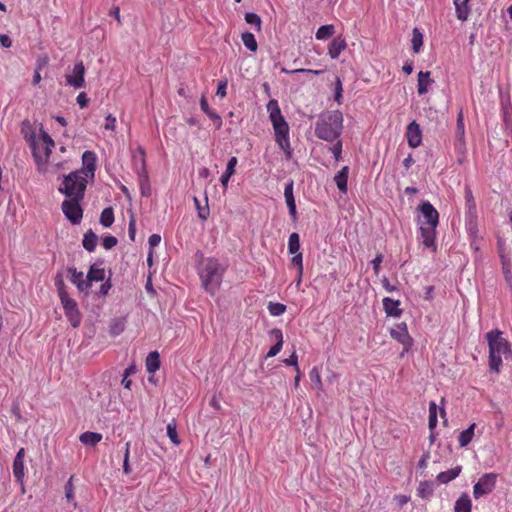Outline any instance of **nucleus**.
<instances>
[{"mask_svg": "<svg viewBox=\"0 0 512 512\" xmlns=\"http://www.w3.org/2000/svg\"><path fill=\"white\" fill-rule=\"evenodd\" d=\"M343 114L339 110L321 113L315 123L316 137L326 142H334L343 131Z\"/></svg>", "mask_w": 512, "mask_h": 512, "instance_id": "nucleus-1", "label": "nucleus"}, {"mask_svg": "<svg viewBox=\"0 0 512 512\" xmlns=\"http://www.w3.org/2000/svg\"><path fill=\"white\" fill-rule=\"evenodd\" d=\"M267 111L275 132V141L285 153L286 159H290L292 148L289 139V126L281 113L278 101L271 99L267 104Z\"/></svg>", "mask_w": 512, "mask_h": 512, "instance_id": "nucleus-2", "label": "nucleus"}, {"mask_svg": "<svg viewBox=\"0 0 512 512\" xmlns=\"http://www.w3.org/2000/svg\"><path fill=\"white\" fill-rule=\"evenodd\" d=\"M198 273L204 289L215 295L221 286L225 267L215 258H206L201 261Z\"/></svg>", "mask_w": 512, "mask_h": 512, "instance_id": "nucleus-3", "label": "nucleus"}, {"mask_svg": "<svg viewBox=\"0 0 512 512\" xmlns=\"http://www.w3.org/2000/svg\"><path fill=\"white\" fill-rule=\"evenodd\" d=\"M87 183L88 179L83 176V172L73 171L64 177L59 192L67 198L83 199Z\"/></svg>", "mask_w": 512, "mask_h": 512, "instance_id": "nucleus-4", "label": "nucleus"}, {"mask_svg": "<svg viewBox=\"0 0 512 512\" xmlns=\"http://www.w3.org/2000/svg\"><path fill=\"white\" fill-rule=\"evenodd\" d=\"M54 145V141L50 135L41 128L39 140L31 147L33 157L38 167L48 162Z\"/></svg>", "mask_w": 512, "mask_h": 512, "instance_id": "nucleus-5", "label": "nucleus"}, {"mask_svg": "<svg viewBox=\"0 0 512 512\" xmlns=\"http://www.w3.org/2000/svg\"><path fill=\"white\" fill-rule=\"evenodd\" d=\"M82 200L75 197L67 198L61 204L63 214L72 224H79L83 218V209L80 204Z\"/></svg>", "mask_w": 512, "mask_h": 512, "instance_id": "nucleus-6", "label": "nucleus"}, {"mask_svg": "<svg viewBox=\"0 0 512 512\" xmlns=\"http://www.w3.org/2000/svg\"><path fill=\"white\" fill-rule=\"evenodd\" d=\"M497 478L498 474L494 472L483 474L473 486L474 498L490 494L496 486Z\"/></svg>", "mask_w": 512, "mask_h": 512, "instance_id": "nucleus-7", "label": "nucleus"}, {"mask_svg": "<svg viewBox=\"0 0 512 512\" xmlns=\"http://www.w3.org/2000/svg\"><path fill=\"white\" fill-rule=\"evenodd\" d=\"M60 298V302L63 306L65 316L67 317L70 324L77 328L81 323V313L78 309L77 302L69 296V294L63 295Z\"/></svg>", "mask_w": 512, "mask_h": 512, "instance_id": "nucleus-8", "label": "nucleus"}, {"mask_svg": "<svg viewBox=\"0 0 512 512\" xmlns=\"http://www.w3.org/2000/svg\"><path fill=\"white\" fill-rule=\"evenodd\" d=\"M465 205L467 209V226L469 231H472L476 226V202L470 186L466 185L464 188Z\"/></svg>", "mask_w": 512, "mask_h": 512, "instance_id": "nucleus-9", "label": "nucleus"}, {"mask_svg": "<svg viewBox=\"0 0 512 512\" xmlns=\"http://www.w3.org/2000/svg\"><path fill=\"white\" fill-rule=\"evenodd\" d=\"M84 74L85 66L82 61H79L74 65L72 74L66 76L67 84L74 87L75 89L84 87Z\"/></svg>", "mask_w": 512, "mask_h": 512, "instance_id": "nucleus-10", "label": "nucleus"}, {"mask_svg": "<svg viewBox=\"0 0 512 512\" xmlns=\"http://www.w3.org/2000/svg\"><path fill=\"white\" fill-rule=\"evenodd\" d=\"M83 167L76 172H83L87 179H93L96 170V154L92 151H85L82 155Z\"/></svg>", "mask_w": 512, "mask_h": 512, "instance_id": "nucleus-11", "label": "nucleus"}, {"mask_svg": "<svg viewBox=\"0 0 512 512\" xmlns=\"http://www.w3.org/2000/svg\"><path fill=\"white\" fill-rule=\"evenodd\" d=\"M419 209L425 219L422 225L437 227L439 223V213L430 202H423Z\"/></svg>", "mask_w": 512, "mask_h": 512, "instance_id": "nucleus-12", "label": "nucleus"}, {"mask_svg": "<svg viewBox=\"0 0 512 512\" xmlns=\"http://www.w3.org/2000/svg\"><path fill=\"white\" fill-rule=\"evenodd\" d=\"M390 334L391 337L401 343L406 350L411 347L412 338L408 333L406 323L402 322L398 324L394 329L391 330Z\"/></svg>", "mask_w": 512, "mask_h": 512, "instance_id": "nucleus-13", "label": "nucleus"}, {"mask_svg": "<svg viewBox=\"0 0 512 512\" xmlns=\"http://www.w3.org/2000/svg\"><path fill=\"white\" fill-rule=\"evenodd\" d=\"M406 138L408 145L411 148H417L422 142V131L419 124L416 121H412L408 124L406 129Z\"/></svg>", "mask_w": 512, "mask_h": 512, "instance_id": "nucleus-14", "label": "nucleus"}, {"mask_svg": "<svg viewBox=\"0 0 512 512\" xmlns=\"http://www.w3.org/2000/svg\"><path fill=\"white\" fill-rule=\"evenodd\" d=\"M68 272L70 273V281L76 285L80 292H87L89 289V283L87 278H84L83 272H78L75 267H69Z\"/></svg>", "mask_w": 512, "mask_h": 512, "instance_id": "nucleus-15", "label": "nucleus"}, {"mask_svg": "<svg viewBox=\"0 0 512 512\" xmlns=\"http://www.w3.org/2000/svg\"><path fill=\"white\" fill-rule=\"evenodd\" d=\"M420 231L423 239V245L427 248H435L436 227L421 225Z\"/></svg>", "mask_w": 512, "mask_h": 512, "instance_id": "nucleus-16", "label": "nucleus"}, {"mask_svg": "<svg viewBox=\"0 0 512 512\" xmlns=\"http://www.w3.org/2000/svg\"><path fill=\"white\" fill-rule=\"evenodd\" d=\"M347 44L344 38L338 36L334 38L328 47V54L331 59H337L342 51L345 50Z\"/></svg>", "mask_w": 512, "mask_h": 512, "instance_id": "nucleus-17", "label": "nucleus"}, {"mask_svg": "<svg viewBox=\"0 0 512 512\" xmlns=\"http://www.w3.org/2000/svg\"><path fill=\"white\" fill-rule=\"evenodd\" d=\"M399 305L400 301L398 300H394L389 297H385L383 299V308L388 316L400 317L402 314V309L399 308Z\"/></svg>", "mask_w": 512, "mask_h": 512, "instance_id": "nucleus-18", "label": "nucleus"}, {"mask_svg": "<svg viewBox=\"0 0 512 512\" xmlns=\"http://www.w3.org/2000/svg\"><path fill=\"white\" fill-rule=\"evenodd\" d=\"M430 71H420L418 73V84H417V92L419 95L426 94L428 92L429 86L434 83V80L430 78Z\"/></svg>", "mask_w": 512, "mask_h": 512, "instance_id": "nucleus-19", "label": "nucleus"}, {"mask_svg": "<svg viewBox=\"0 0 512 512\" xmlns=\"http://www.w3.org/2000/svg\"><path fill=\"white\" fill-rule=\"evenodd\" d=\"M271 335L276 339V344L269 349L266 356L268 358L276 356L281 351L283 346V333L281 329H272Z\"/></svg>", "mask_w": 512, "mask_h": 512, "instance_id": "nucleus-20", "label": "nucleus"}, {"mask_svg": "<svg viewBox=\"0 0 512 512\" xmlns=\"http://www.w3.org/2000/svg\"><path fill=\"white\" fill-rule=\"evenodd\" d=\"M21 133L24 139L28 142L30 148L39 140V137H37V134L29 121L23 122Z\"/></svg>", "mask_w": 512, "mask_h": 512, "instance_id": "nucleus-21", "label": "nucleus"}, {"mask_svg": "<svg viewBox=\"0 0 512 512\" xmlns=\"http://www.w3.org/2000/svg\"><path fill=\"white\" fill-rule=\"evenodd\" d=\"M348 174H349V167L344 166L334 177V182H335L336 186L338 187V189L342 193L347 192Z\"/></svg>", "mask_w": 512, "mask_h": 512, "instance_id": "nucleus-22", "label": "nucleus"}, {"mask_svg": "<svg viewBox=\"0 0 512 512\" xmlns=\"http://www.w3.org/2000/svg\"><path fill=\"white\" fill-rule=\"evenodd\" d=\"M461 471H462V467L456 466L447 471L440 472L436 477L437 481L440 482L441 484H447V483L451 482L452 480H454L455 478H457L459 476V474L461 473Z\"/></svg>", "mask_w": 512, "mask_h": 512, "instance_id": "nucleus-23", "label": "nucleus"}, {"mask_svg": "<svg viewBox=\"0 0 512 512\" xmlns=\"http://www.w3.org/2000/svg\"><path fill=\"white\" fill-rule=\"evenodd\" d=\"M469 1L470 0H454L456 15L461 21H465L468 18L470 13Z\"/></svg>", "mask_w": 512, "mask_h": 512, "instance_id": "nucleus-24", "label": "nucleus"}, {"mask_svg": "<svg viewBox=\"0 0 512 512\" xmlns=\"http://www.w3.org/2000/svg\"><path fill=\"white\" fill-rule=\"evenodd\" d=\"M238 163L237 157L233 156L229 159L226 167V171L222 174L220 178L221 184L224 186V188H227L230 177L235 173V167Z\"/></svg>", "mask_w": 512, "mask_h": 512, "instance_id": "nucleus-25", "label": "nucleus"}, {"mask_svg": "<svg viewBox=\"0 0 512 512\" xmlns=\"http://www.w3.org/2000/svg\"><path fill=\"white\" fill-rule=\"evenodd\" d=\"M472 502L467 494H462L455 502L454 512H471Z\"/></svg>", "mask_w": 512, "mask_h": 512, "instance_id": "nucleus-26", "label": "nucleus"}, {"mask_svg": "<svg viewBox=\"0 0 512 512\" xmlns=\"http://www.w3.org/2000/svg\"><path fill=\"white\" fill-rule=\"evenodd\" d=\"M146 369L149 373H155L160 368V355L157 351L150 352L146 358Z\"/></svg>", "mask_w": 512, "mask_h": 512, "instance_id": "nucleus-27", "label": "nucleus"}, {"mask_svg": "<svg viewBox=\"0 0 512 512\" xmlns=\"http://www.w3.org/2000/svg\"><path fill=\"white\" fill-rule=\"evenodd\" d=\"M79 439L84 445L95 446L102 440V434L87 431L82 433Z\"/></svg>", "mask_w": 512, "mask_h": 512, "instance_id": "nucleus-28", "label": "nucleus"}, {"mask_svg": "<svg viewBox=\"0 0 512 512\" xmlns=\"http://www.w3.org/2000/svg\"><path fill=\"white\" fill-rule=\"evenodd\" d=\"M476 424L472 423L467 429L463 430L459 437L458 442L460 447H466L473 439L474 436V430H475Z\"/></svg>", "mask_w": 512, "mask_h": 512, "instance_id": "nucleus-29", "label": "nucleus"}, {"mask_svg": "<svg viewBox=\"0 0 512 512\" xmlns=\"http://www.w3.org/2000/svg\"><path fill=\"white\" fill-rule=\"evenodd\" d=\"M97 241H98V237L97 235L92 231V230H89L88 232L85 233L84 235V238H83V247L89 251V252H93L96 248V245H97Z\"/></svg>", "mask_w": 512, "mask_h": 512, "instance_id": "nucleus-30", "label": "nucleus"}, {"mask_svg": "<svg viewBox=\"0 0 512 512\" xmlns=\"http://www.w3.org/2000/svg\"><path fill=\"white\" fill-rule=\"evenodd\" d=\"M105 277V271L102 268H96L91 266L86 278L89 283V288L91 287L92 282L94 281H103Z\"/></svg>", "mask_w": 512, "mask_h": 512, "instance_id": "nucleus-31", "label": "nucleus"}, {"mask_svg": "<svg viewBox=\"0 0 512 512\" xmlns=\"http://www.w3.org/2000/svg\"><path fill=\"white\" fill-rule=\"evenodd\" d=\"M335 33V27L332 24L320 26L315 34L318 40H327Z\"/></svg>", "mask_w": 512, "mask_h": 512, "instance_id": "nucleus-32", "label": "nucleus"}, {"mask_svg": "<svg viewBox=\"0 0 512 512\" xmlns=\"http://www.w3.org/2000/svg\"><path fill=\"white\" fill-rule=\"evenodd\" d=\"M241 39L243 44L247 49H249L252 52H256L258 49V44L255 39V36L251 32H244L241 35Z\"/></svg>", "mask_w": 512, "mask_h": 512, "instance_id": "nucleus-33", "label": "nucleus"}, {"mask_svg": "<svg viewBox=\"0 0 512 512\" xmlns=\"http://www.w3.org/2000/svg\"><path fill=\"white\" fill-rule=\"evenodd\" d=\"M412 49L415 53H419L423 45V33L418 28H414L412 31Z\"/></svg>", "mask_w": 512, "mask_h": 512, "instance_id": "nucleus-34", "label": "nucleus"}, {"mask_svg": "<svg viewBox=\"0 0 512 512\" xmlns=\"http://www.w3.org/2000/svg\"><path fill=\"white\" fill-rule=\"evenodd\" d=\"M13 475L17 482L23 484L25 476L24 461L14 460L13 461Z\"/></svg>", "mask_w": 512, "mask_h": 512, "instance_id": "nucleus-35", "label": "nucleus"}, {"mask_svg": "<svg viewBox=\"0 0 512 512\" xmlns=\"http://www.w3.org/2000/svg\"><path fill=\"white\" fill-rule=\"evenodd\" d=\"M114 222V211L112 207L105 208L100 215V223L104 227H110Z\"/></svg>", "mask_w": 512, "mask_h": 512, "instance_id": "nucleus-36", "label": "nucleus"}, {"mask_svg": "<svg viewBox=\"0 0 512 512\" xmlns=\"http://www.w3.org/2000/svg\"><path fill=\"white\" fill-rule=\"evenodd\" d=\"M288 251L290 254L299 253L300 252V237L299 234L293 232L290 234L288 239Z\"/></svg>", "mask_w": 512, "mask_h": 512, "instance_id": "nucleus-37", "label": "nucleus"}, {"mask_svg": "<svg viewBox=\"0 0 512 512\" xmlns=\"http://www.w3.org/2000/svg\"><path fill=\"white\" fill-rule=\"evenodd\" d=\"M125 318H116L110 324V334L117 336L125 329Z\"/></svg>", "mask_w": 512, "mask_h": 512, "instance_id": "nucleus-38", "label": "nucleus"}, {"mask_svg": "<svg viewBox=\"0 0 512 512\" xmlns=\"http://www.w3.org/2000/svg\"><path fill=\"white\" fill-rule=\"evenodd\" d=\"M437 405L434 401L429 403V418H428V426L432 430L437 426Z\"/></svg>", "mask_w": 512, "mask_h": 512, "instance_id": "nucleus-39", "label": "nucleus"}, {"mask_svg": "<svg viewBox=\"0 0 512 512\" xmlns=\"http://www.w3.org/2000/svg\"><path fill=\"white\" fill-rule=\"evenodd\" d=\"M74 476H70L67 483L65 484V497L68 502H73L74 508L77 507V503L74 501V485H73Z\"/></svg>", "mask_w": 512, "mask_h": 512, "instance_id": "nucleus-40", "label": "nucleus"}, {"mask_svg": "<svg viewBox=\"0 0 512 512\" xmlns=\"http://www.w3.org/2000/svg\"><path fill=\"white\" fill-rule=\"evenodd\" d=\"M200 107H201L202 111L209 116V118H211L212 120H217L219 122V124H221L220 116L210 109L205 97L201 98Z\"/></svg>", "mask_w": 512, "mask_h": 512, "instance_id": "nucleus-41", "label": "nucleus"}, {"mask_svg": "<svg viewBox=\"0 0 512 512\" xmlns=\"http://www.w3.org/2000/svg\"><path fill=\"white\" fill-rule=\"evenodd\" d=\"M268 311L272 316H280L285 313L286 306L282 303L270 302L268 305Z\"/></svg>", "mask_w": 512, "mask_h": 512, "instance_id": "nucleus-42", "label": "nucleus"}, {"mask_svg": "<svg viewBox=\"0 0 512 512\" xmlns=\"http://www.w3.org/2000/svg\"><path fill=\"white\" fill-rule=\"evenodd\" d=\"M245 21L250 25H254L256 27L257 31L261 30L262 21H261V18L256 13H252V12L246 13Z\"/></svg>", "mask_w": 512, "mask_h": 512, "instance_id": "nucleus-43", "label": "nucleus"}, {"mask_svg": "<svg viewBox=\"0 0 512 512\" xmlns=\"http://www.w3.org/2000/svg\"><path fill=\"white\" fill-rule=\"evenodd\" d=\"M310 380L318 390H322V379L317 367H313L309 372Z\"/></svg>", "mask_w": 512, "mask_h": 512, "instance_id": "nucleus-44", "label": "nucleus"}, {"mask_svg": "<svg viewBox=\"0 0 512 512\" xmlns=\"http://www.w3.org/2000/svg\"><path fill=\"white\" fill-rule=\"evenodd\" d=\"M281 72L285 73V74L307 73V74L319 75V74L323 73L324 70H314V69H305V68L289 70V69L283 67V68H281Z\"/></svg>", "mask_w": 512, "mask_h": 512, "instance_id": "nucleus-45", "label": "nucleus"}, {"mask_svg": "<svg viewBox=\"0 0 512 512\" xmlns=\"http://www.w3.org/2000/svg\"><path fill=\"white\" fill-rule=\"evenodd\" d=\"M335 141L336 142L329 148V150L333 154L336 162H338L342 155V141L339 138Z\"/></svg>", "mask_w": 512, "mask_h": 512, "instance_id": "nucleus-46", "label": "nucleus"}, {"mask_svg": "<svg viewBox=\"0 0 512 512\" xmlns=\"http://www.w3.org/2000/svg\"><path fill=\"white\" fill-rule=\"evenodd\" d=\"M167 435L172 443L178 445L180 443V439L177 434L176 425L174 423H169L167 425Z\"/></svg>", "mask_w": 512, "mask_h": 512, "instance_id": "nucleus-47", "label": "nucleus"}, {"mask_svg": "<svg viewBox=\"0 0 512 512\" xmlns=\"http://www.w3.org/2000/svg\"><path fill=\"white\" fill-rule=\"evenodd\" d=\"M55 287L57 288L59 297L68 294L61 274H57L55 277Z\"/></svg>", "mask_w": 512, "mask_h": 512, "instance_id": "nucleus-48", "label": "nucleus"}, {"mask_svg": "<svg viewBox=\"0 0 512 512\" xmlns=\"http://www.w3.org/2000/svg\"><path fill=\"white\" fill-rule=\"evenodd\" d=\"M140 179H141V185H140L141 195L149 196L150 195V186L148 183V177L144 170H143V174L140 175Z\"/></svg>", "mask_w": 512, "mask_h": 512, "instance_id": "nucleus-49", "label": "nucleus"}, {"mask_svg": "<svg viewBox=\"0 0 512 512\" xmlns=\"http://www.w3.org/2000/svg\"><path fill=\"white\" fill-rule=\"evenodd\" d=\"M133 372H134V367L133 366H130V367L126 368L125 371H124V375H123L122 381H121V384L124 386V388H126L128 390L131 389V385H132V381L129 379V376Z\"/></svg>", "mask_w": 512, "mask_h": 512, "instance_id": "nucleus-50", "label": "nucleus"}, {"mask_svg": "<svg viewBox=\"0 0 512 512\" xmlns=\"http://www.w3.org/2000/svg\"><path fill=\"white\" fill-rule=\"evenodd\" d=\"M194 203L197 207V210H198V217L202 220H206L209 216V208L208 206H205V207H201L200 206V202L199 200L195 197L194 198Z\"/></svg>", "mask_w": 512, "mask_h": 512, "instance_id": "nucleus-51", "label": "nucleus"}, {"mask_svg": "<svg viewBox=\"0 0 512 512\" xmlns=\"http://www.w3.org/2000/svg\"><path fill=\"white\" fill-rule=\"evenodd\" d=\"M383 258H384L383 254L382 253H378L376 255V257L371 261V265L373 267L374 274L376 276L379 275L381 263L383 262Z\"/></svg>", "mask_w": 512, "mask_h": 512, "instance_id": "nucleus-52", "label": "nucleus"}, {"mask_svg": "<svg viewBox=\"0 0 512 512\" xmlns=\"http://www.w3.org/2000/svg\"><path fill=\"white\" fill-rule=\"evenodd\" d=\"M286 204H287V207L289 209V214L291 216V219L292 221H296L297 220V210H296V203H295V198H291V199H287L286 200Z\"/></svg>", "mask_w": 512, "mask_h": 512, "instance_id": "nucleus-53", "label": "nucleus"}, {"mask_svg": "<svg viewBox=\"0 0 512 512\" xmlns=\"http://www.w3.org/2000/svg\"><path fill=\"white\" fill-rule=\"evenodd\" d=\"M117 242L118 240L116 237L108 235L103 238L102 245L106 250H110L117 245Z\"/></svg>", "mask_w": 512, "mask_h": 512, "instance_id": "nucleus-54", "label": "nucleus"}, {"mask_svg": "<svg viewBox=\"0 0 512 512\" xmlns=\"http://www.w3.org/2000/svg\"><path fill=\"white\" fill-rule=\"evenodd\" d=\"M292 255H293V257L291 258V264L297 268V271L298 270L303 271V256H302V253L299 252V253H294Z\"/></svg>", "mask_w": 512, "mask_h": 512, "instance_id": "nucleus-55", "label": "nucleus"}, {"mask_svg": "<svg viewBox=\"0 0 512 512\" xmlns=\"http://www.w3.org/2000/svg\"><path fill=\"white\" fill-rule=\"evenodd\" d=\"M129 455H130V443H126V449L124 454V461H123V471L125 474H130V466H129Z\"/></svg>", "mask_w": 512, "mask_h": 512, "instance_id": "nucleus-56", "label": "nucleus"}, {"mask_svg": "<svg viewBox=\"0 0 512 512\" xmlns=\"http://www.w3.org/2000/svg\"><path fill=\"white\" fill-rule=\"evenodd\" d=\"M227 85H228V81L227 79H222L218 82V86H217V91H216V95L221 97V98H224L227 94Z\"/></svg>", "mask_w": 512, "mask_h": 512, "instance_id": "nucleus-57", "label": "nucleus"}, {"mask_svg": "<svg viewBox=\"0 0 512 512\" xmlns=\"http://www.w3.org/2000/svg\"><path fill=\"white\" fill-rule=\"evenodd\" d=\"M284 364L287 366H294L295 371L300 370L298 366V356L296 354V351H293V353L289 356V358L283 360Z\"/></svg>", "mask_w": 512, "mask_h": 512, "instance_id": "nucleus-58", "label": "nucleus"}, {"mask_svg": "<svg viewBox=\"0 0 512 512\" xmlns=\"http://www.w3.org/2000/svg\"><path fill=\"white\" fill-rule=\"evenodd\" d=\"M115 127H116V118L114 116H112L111 114H109L105 119L104 128L106 130L114 131Z\"/></svg>", "mask_w": 512, "mask_h": 512, "instance_id": "nucleus-59", "label": "nucleus"}, {"mask_svg": "<svg viewBox=\"0 0 512 512\" xmlns=\"http://www.w3.org/2000/svg\"><path fill=\"white\" fill-rule=\"evenodd\" d=\"M160 242H161V236L159 234H152L148 239V243H149L151 250L154 247L158 246Z\"/></svg>", "mask_w": 512, "mask_h": 512, "instance_id": "nucleus-60", "label": "nucleus"}, {"mask_svg": "<svg viewBox=\"0 0 512 512\" xmlns=\"http://www.w3.org/2000/svg\"><path fill=\"white\" fill-rule=\"evenodd\" d=\"M76 101L81 108H85L87 106L89 100L87 98L86 93L81 92L78 94Z\"/></svg>", "mask_w": 512, "mask_h": 512, "instance_id": "nucleus-61", "label": "nucleus"}, {"mask_svg": "<svg viewBox=\"0 0 512 512\" xmlns=\"http://www.w3.org/2000/svg\"><path fill=\"white\" fill-rule=\"evenodd\" d=\"M293 185H294L293 181H290L288 184L285 185V188H284L285 200L294 198Z\"/></svg>", "mask_w": 512, "mask_h": 512, "instance_id": "nucleus-62", "label": "nucleus"}, {"mask_svg": "<svg viewBox=\"0 0 512 512\" xmlns=\"http://www.w3.org/2000/svg\"><path fill=\"white\" fill-rule=\"evenodd\" d=\"M381 283H382V286L383 288L387 291V292H393L396 290V286L392 285L388 278L387 277H383V279L381 280Z\"/></svg>", "mask_w": 512, "mask_h": 512, "instance_id": "nucleus-63", "label": "nucleus"}, {"mask_svg": "<svg viewBox=\"0 0 512 512\" xmlns=\"http://www.w3.org/2000/svg\"><path fill=\"white\" fill-rule=\"evenodd\" d=\"M0 44L5 48H10L12 46V40L9 36L2 34L0 35Z\"/></svg>", "mask_w": 512, "mask_h": 512, "instance_id": "nucleus-64", "label": "nucleus"}]
</instances>
